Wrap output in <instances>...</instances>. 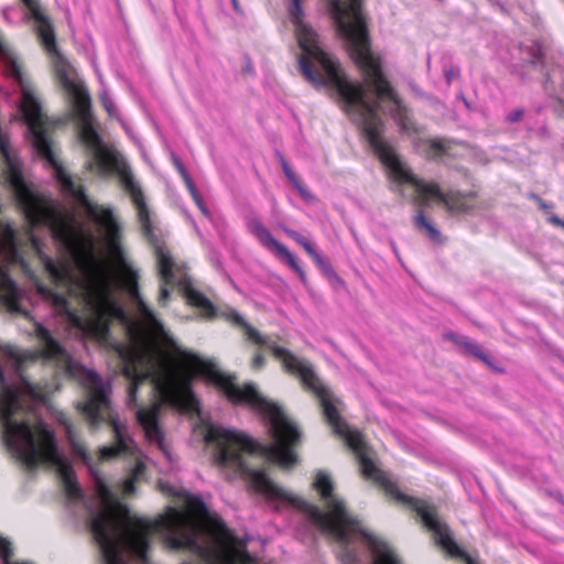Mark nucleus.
I'll use <instances>...</instances> for the list:
<instances>
[{"mask_svg": "<svg viewBox=\"0 0 564 564\" xmlns=\"http://www.w3.org/2000/svg\"><path fill=\"white\" fill-rule=\"evenodd\" d=\"M37 358L12 346H0V423L7 451L29 467L48 464L56 468L68 498L79 497L75 473L57 451L54 435L42 422L28 414L31 401H41L47 391L31 386L19 373L23 365Z\"/></svg>", "mask_w": 564, "mask_h": 564, "instance_id": "f257e3e1", "label": "nucleus"}, {"mask_svg": "<svg viewBox=\"0 0 564 564\" xmlns=\"http://www.w3.org/2000/svg\"><path fill=\"white\" fill-rule=\"evenodd\" d=\"M35 335L43 346L41 356L56 361L59 367L65 368L86 388L88 399L82 406V411L90 424L97 426L106 417L110 420L117 444L100 447L98 459L107 462L115 459L121 453L134 454V443L127 434L126 426L110 413V383L104 382L95 370L88 369L73 360L59 343L42 325L35 324Z\"/></svg>", "mask_w": 564, "mask_h": 564, "instance_id": "f03ea898", "label": "nucleus"}, {"mask_svg": "<svg viewBox=\"0 0 564 564\" xmlns=\"http://www.w3.org/2000/svg\"><path fill=\"white\" fill-rule=\"evenodd\" d=\"M314 489L325 501L326 512L307 506V513L325 532L343 543L358 539L368 543L372 552V564H402L395 552L384 542L366 531L346 510L345 503L333 495L334 484L325 471H318L313 482Z\"/></svg>", "mask_w": 564, "mask_h": 564, "instance_id": "7ed1b4c3", "label": "nucleus"}, {"mask_svg": "<svg viewBox=\"0 0 564 564\" xmlns=\"http://www.w3.org/2000/svg\"><path fill=\"white\" fill-rule=\"evenodd\" d=\"M333 11L340 34L348 41L349 54L361 70L365 82L375 87L378 97L399 99L382 76L378 59L370 53L360 0H334Z\"/></svg>", "mask_w": 564, "mask_h": 564, "instance_id": "20e7f679", "label": "nucleus"}, {"mask_svg": "<svg viewBox=\"0 0 564 564\" xmlns=\"http://www.w3.org/2000/svg\"><path fill=\"white\" fill-rule=\"evenodd\" d=\"M291 13L296 26V35L300 47L308 55L315 58L324 68L328 79L336 87L340 98L344 100L346 110H357L361 120L373 113V108L366 101L364 87L349 80L340 68L338 61L322 47L315 31L302 19L300 0H292Z\"/></svg>", "mask_w": 564, "mask_h": 564, "instance_id": "39448f33", "label": "nucleus"}, {"mask_svg": "<svg viewBox=\"0 0 564 564\" xmlns=\"http://www.w3.org/2000/svg\"><path fill=\"white\" fill-rule=\"evenodd\" d=\"M370 116L362 119L367 127L371 142L376 145L377 153L382 164L389 170L390 176L400 183H412L424 200L441 199L442 194L435 183H425L413 175L411 170L400 160L394 150L387 144L377 143L370 131L368 122Z\"/></svg>", "mask_w": 564, "mask_h": 564, "instance_id": "423d86ee", "label": "nucleus"}, {"mask_svg": "<svg viewBox=\"0 0 564 564\" xmlns=\"http://www.w3.org/2000/svg\"><path fill=\"white\" fill-rule=\"evenodd\" d=\"M252 228L264 246L274 248L275 251L281 254L288 264L299 274L301 280L306 281V274L299 265L297 260L292 252H290L282 243H280L260 221H254L252 224Z\"/></svg>", "mask_w": 564, "mask_h": 564, "instance_id": "0eeeda50", "label": "nucleus"}, {"mask_svg": "<svg viewBox=\"0 0 564 564\" xmlns=\"http://www.w3.org/2000/svg\"><path fill=\"white\" fill-rule=\"evenodd\" d=\"M156 258L159 263V271L161 279L164 284H170L174 282V270H177L176 264L174 263L170 252L163 246L156 247ZM169 290L165 285H162L159 296V302L161 305H165L169 299Z\"/></svg>", "mask_w": 564, "mask_h": 564, "instance_id": "6e6552de", "label": "nucleus"}, {"mask_svg": "<svg viewBox=\"0 0 564 564\" xmlns=\"http://www.w3.org/2000/svg\"><path fill=\"white\" fill-rule=\"evenodd\" d=\"M185 295L191 305H194L209 316L215 315V307L212 302L199 291L193 289L192 286H185Z\"/></svg>", "mask_w": 564, "mask_h": 564, "instance_id": "1a4fd4ad", "label": "nucleus"}, {"mask_svg": "<svg viewBox=\"0 0 564 564\" xmlns=\"http://www.w3.org/2000/svg\"><path fill=\"white\" fill-rule=\"evenodd\" d=\"M138 462L132 469L131 476L124 479L122 482V492L124 495H131L134 492V482L142 475L145 469V464L137 457Z\"/></svg>", "mask_w": 564, "mask_h": 564, "instance_id": "9d476101", "label": "nucleus"}, {"mask_svg": "<svg viewBox=\"0 0 564 564\" xmlns=\"http://www.w3.org/2000/svg\"><path fill=\"white\" fill-rule=\"evenodd\" d=\"M284 232L293 238L299 245H301L304 250L316 261V262H322V258L319 256V253L313 248V246L311 245L310 241H307L306 239H304L302 236H300L296 231L294 230H291V229H288V228H284Z\"/></svg>", "mask_w": 564, "mask_h": 564, "instance_id": "9b49d317", "label": "nucleus"}, {"mask_svg": "<svg viewBox=\"0 0 564 564\" xmlns=\"http://www.w3.org/2000/svg\"><path fill=\"white\" fill-rule=\"evenodd\" d=\"M174 164H175L177 171L180 172V174L182 175L184 182L186 183L187 188L189 189L192 196L197 202L199 208L202 209L203 213H206V209L199 203V199H198V197L196 195L195 186H194L192 180L189 178L188 174L186 173L185 167L182 165V163L177 159H174Z\"/></svg>", "mask_w": 564, "mask_h": 564, "instance_id": "f8f14e48", "label": "nucleus"}, {"mask_svg": "<svg viewBox=\"0 0 564 564\" xmlns=\"http://www.w3.org/2000/svg\"><path fill=\"white\" fill-rule=\"evenodd\" d=\"M280 162H281L282 170H283L285 176L288 177V180L299 189V192L303 196H306L307 195L306 189L302 186L301 182L299 181L296 175L292 172V170L290 169L289 164L283 159V156L280 158Z\"/></svg>", "mask_w": 564, "mask_h": 564, "instance_id": "ddd939ff", "label": "nucleus"}, {"mask_svg": "<svg viewBox=\"0 0 564 564\" xmlns=\"http://www.w3.org/2000/svg\"><path fill=\"white\" fill-rule=\"evenodd\" d=\"M299 65H300V68L303 73V75L305 76V78L312 84L314 85L315 87L319 88L323 86V82L319 80L315 75L314 73L312 72V69L310 68L308 64L306 63V61L304 58H301L299 61Z\"/></svg>", "mask_w": 564, "mask_h": 564, "instance_id": "4468645a", "label": "nucleus"}, {"mask_svg": "<svg viewBox=\"0 0 564 564\" xmlns=\"http://www.w3.org/2000/svg\"><path fill=\"white\" fill-rule=\"evenodd\" d=\"M464 347L469 351L471 352L473 355H475L477 358H479L482 362H485L486 365L488 366H491V362H490V359L488 358V356L481 350V348L477 345H474L473 343H469V341H464L463 343Z\"/></svg>", "mask_w": 564, "mask_h": 564, "instance_id": "2eb2a0df", "label": "nucleus"}, {"mask_svg": "<svg viewBox=\"0 0 564 564\" xmlns=\"http://www.w3.org/2000/svg\"><path fill=\"white\" fill-rule=\"evenodd\" d=\"M415 223L424 228L430 235L431 237L435 238V239H440L441 238V235L438 232V230H436L425 218L424 215L420 214L415 217Z\"/></svg>", "mask_w": 564, "mask_h": 564, "instance_id": "dca6fc26", "label": "nucleus"}, {"mask_svg": "<svg viewBox=\"0 0 564 564\" xmlns=\"http://www.w3.org/2000/svg\"><path fill=\"white\" fill-rule=\"evenodd\" d=\"M159 488L166 496H181V490L175 486L160 481Z\"/></svg>", "mask_w": 564, "mask_h": 564, "instance_id": "f3484780", "label": "nucleus"}, {"mask_svg": "<svg viewBox=\"0 0 564 564\" xmlns=\"http://www.w3.org/2000/svg\"><path fill=\"white\" fill-rule=\"evenodd\" d=\"M100 97H101V100H102L105 109L107 110V112L110 116H112L113 112H115V105H113V102L109 99L107 93H101Z\"/></svg>", "mask_w": 564, "mask_h": 564, "instance_id": "a211bd4d", "label": "nucleus"}, {"mask_svg": "<svg viewBox=\"0 0 564 564\" xmlns=\"http://www.w3.org/2000/svg\"><path fill=\"white\" fill-rule=\"evenodd\" d=\"M265 364L264 357L262 355H254L251 361V366L254 370H260Z\"/></svg>", "mask_w": 564, "mask_h": 564, "instance_id": "6ab92c4d", "label": "nucleus"}, {"mask_svg": "<svg viewBox=\"0 0 564 564\" xmlns=\"http://www.w3.org/2000/svg\"><path fill=\"white\" fill-rule=\"evenodd\" d=\"M462 557H464L466 560L467 564H479L477 562V560H475L471 556H469L466 552H464L463 549H462Z\"/></svg>", "mask_w": 564, "mask_h": 564, "instance_id": "aec40b11", "label": "nucleus"}, {"mask_svg": "<svg viewBox=\"0 0 564 564\" xmlns=\"http://www.w3.org/2000/svg\"><path fill=\"white\" fill-rule=\"evenodd\" d=\"M549 220L556 226L564 227V221L556 216L550 217Z\"/></svg>", "mask_w": 564, "mask_h": 564, "instance_id": "412c9836", "label": "nucleus"}, {"mask_svg": "<svg viewBox=\"0 0 564 564\" xmlns=\"http://www.w3.org/2000/svg\"><path fill=\"white\" fill-rule=\"evenodd\" d=\"M539 205L542 209H547V205L543 203L542 200H539Z\"/></svg>", "mask_w": 564, "mask_h": 564, "instance_id": "4be33fe9", "label": "nucleus"}, {"mask_svg": "<svg viewBox=\"0 0 564 564\" xmlns=\"http://www.w3.org/2000/svg\"><path fill=\"white\" fill-rule=\"evenodd\" d=\"M447 338L452 339L453 341H456V338L454 335H447Z\"/></svg>", "mask_w": 564, "mask_h": 564, "instance_id": "5701e85b", "label": "nucleus"}, {"mask_svg": "<svg viewBox=\"0 0 564 564\" xmlns=\"http://www.w3.org/2000/svg\"><path fill=\"white\" fill-rule=\"evenodd\" d=\"M232 4H234L235 9L238 10L237 0H232Z\"/></svg>", "mask_w": 564, "mask_h": 564, "instance_id": "b1692460", "label": "nucleus"}, {"mask_svg": "<svg viewBox=\"0 0 564 564\" xmlns=\"http://www.w3.org/2000/svg\"><path fill=\"white\" fill-rule=\"evenodd\" d=\"M563 229H564V226H563Z\"/></svg>", "mask_w": 564, "mask_h": 564, "instance_id": "393cba45", "label": "nucleus"}]
</instances>
